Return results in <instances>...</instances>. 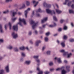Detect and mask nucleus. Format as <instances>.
Instances as JSON below:
<instances>
[{
    "label": "nucleus",
    "mask_w": 74,
    "mask_h": 74,
    "mask_svg": "<svg viewBox=\"0 0 74 74\" xmlns=\"http://www.w3.org/2000/svg\"><path fill=\"white\" fill-rule=\"evenodd\" d=\"M38 71H39V72L38 73V74H42L43 72L42 71H40V68L38 67L37 68Z\"/></svg>",
    "instance_id": "nucleus-9"
},
{
    "label": "nucleus",
    "mask_w": 74,
    "mask_h": 74,
    "mask_svg": "<svg viewBox=\"0 0 74 74\" xmlns=\"http://www.w3.org/2000/svg\"><path fill=\"white\" fill-rule=\"evenodd\" d=\"M34 33L36 34H38V32L37 31V30H35Z\"/></svg>",
    "instance_id": "nucleus-56"
},
{
    "label": "nucleus",
    "mask_w": 74,
    "mask_h": 74,
    "mask_svg": "<svg viewBox=\"0 0 74 74\" xmlns=\"http://www.w3.org/2000/svg\"><path fill=\"white\" fill-rule=\"evenodd\" d=\"M68 1H69V0H66L65 2L64 3V5L66 4V3H67L68 2Z\"/></svg>",
    "instance_id": "nucleus-50"
},
{
    "label": "nucleus",
    "mask_w": 74,
    "mask_h": 74,
    "mask_svg": "<svg viewBox=\"0 0 74 74\" xmlns=\"http://www.w3.org/2000/svg\"><path fill=\"white\" fill-rule=\"evenodd\" d=\"M64 30H66L67 29V27L64 26L63 28Z\"/></svg>",
    "instance_id": "nucleus-32"
},
{
    "label": "nucleus",
    "mask_w": 74,
    "mask_h": 74,
    "mask_svg": "<svg viewBox=\"0 0 74 74\" xmlns=\"http://www.w3.org/2000/svg\"><path fill=\"white\" fill-rule=\"evenodd\" d=\"M9 25H10V29L11 30V24L10 23H9Z\"/></svg>",
    "instance_id": "nucleus-51"
},
{
    "label": "nucleus",
    "mask_w": 74,
    "mask_h": 74,
    "mask_svg": "<svg viewBox=\"0 0 74 74\" xmlns=\"http://www.w3.org/2000/svg\"><path fill=\"white\" fill-rule=\"evenodd\" d=\"M14 51H15V52H16L19 51V50H18V48L17 47H14Z\"/></svg>",
    "instance_id": "nucleus-14"
},
{
    "label": "nucleus",
    "mask_w": 74,
    "mask_h": 74,
    "mask_svg": "<svg viewBox=\"0 0 74 74\" xmlns=\"http://www.w3.org/2000/svg\"><path fill=\"white\" fill-rule=\"evenodd\" d=\"M46 11L48 14H51V15H55V14L54 10L51 11V10L49 9H47Z\"/></svg>",
    "instance_id": "nucleus-3"
},
{
    "label": "nucleus",
    "mask_w": 74,
    "mask_h": 74,
    "mask_svg": "<svg viewBox=\"0 0 74 74\" xmlns=\"http://www.w3.org/2000/svg\"><path fill=\"white\" fill-rule=\"evenodd\" d=\"M25 63L26 64H27V65H29V64H30V61H27L25 62Z\"/></svg>",
    "instance_id": "nucleus-17"
},
{
    "label": "nucleus",
    "mask_w": 74,
    "mask_h": 74,
    "mask_svg": "<svg viewBox=\"0 0 74 74\" xmlns=\"http://www.w3.org/2000/svg\"><path fill=\"white\" fill-rule=\"evenodd\" d=\"M54 25H49V27H54V26H56V24L55 23H54Z\"/></svg>",
    "instance_id": "nucleus-16"
},
{
    "label": "nucleus",
    "mask_w": 74,
    "mask_h": 74,
    "mask_svg": "<svg viewBox=\"0 0 74 74\" xmlns=\"http://www.w3.org/2000/svg\"><path fill=\"white\" fill-rule=\"evenodd\" d=\"M70 68V66H66V69H67V70H68Z\"/></svg>",
    "instance_id": "nucleus-55"
},
{
    "label": "nucleus",
    "mask_w": 74,
    "mask_h": 74,
    "mask_svg": "<svg viewBox=\"0 0 74 74\" xmlns=\"http://www.w3.org/2000/svg\"><path fill=\"white\" fill-rule=\"evenodd\" d=\"M54 70V69L52 68V69H50V71H53Z\"/></svg>",
    "instance_id": "nucleus-54"
},
{
    "label": "nucleus",
    "mask_w": 74,
    "mask_h": 74,
    "mask_svg": "<svg viewBox=\"0 0 74 74\" xmlns=\"http://www.w3.org/2000/svg\"><path fill=\"white\" fill-rule=\"evenodd\" d=\"M8 12H9V10H8L5 11L3 12V13L4 14H8Z\"/></svg>",
    "instance_id": "nucleus-21"
},
{
    "label": "nucleus",
    "mask_w": 74,
    "mask_h": 74,
    "mask_svg": "<svg viewBox=\"0 0 74 74\" xmlns=\"http://www.w3.org/2000/svg\"><path fill=\"white\" fill-rule=\"evenodd\" d=\"M49 34H50L49 32H47L46 34V36H49Z\"/></svg>",
    "instance_id": "nucleus-58"
},
{
    "label": "nucleus",
    "mask_w": 74,
    "mask_h": 74,
    "mask_svg": "<svg viewBox=\"0 0 74 74\" xmlns=\"http://www.w3.org/2000/svg\"><path fill=\"white\" fill-rule=\"evenodd\" d=\"M71 4V2H69L68 3V6H70Z\"/></svg>",
    "instance_id": "nucleus-46"
},
{
    "label": "nucleus",
    "mask_w": 74,
    "mask_h": 74,
    "mask_svg": "<svg viewBox=\"0 0 74 74\" xmlns=\"http://www.w3.org/2000/svg\"><path fill=\"white\" fill-rule=\"evenodd\" d=\"M17 14V13L16 12H13L12 13V15L13 16H14L15 15Z\"/></svg>",
    "instance_id": "nucleus-26"
},
{
    "label": "nucleus",
    "mask_w": 74,
    "mask_h": 74,
    "mask_svg": "<svg viewBox=\"0 0 74 74\" xmlns=\"http://www.w3.org/2000/svg\"><path fill=\"white\" fill-rule=\"evenodd\" d=\"M0 32L1 33H4V31H3V27L2 25L0 24Z\"/></svg>",
    "instance_id": "nucleus-7"
},
{
    "label": "nucleus",
    "mask_w": 74,
    "mask_h": 74,
    "mask_svg": "<svg viewBox=\"0 0 74 74\" xmlns=\"http://www.w3.org/2000/svg\"><path fill=\"white\" fill-rule=\"evenodd\" d=\"M62 70V68H58L56 69V71H59V70Z\"/></svg>",
    "instance_id": "nucleus-33"
},
{
    "label": "nucleus",
    "mask_w": 74,
    "mask_h": 74,
    "mask_svg": "<svg viewBox=\"0 0 74 74\" xmlns=\"http://www.w3.org/2000/svg\"><path fill=\"white\" fill-rule=\"evenodd\" d=\"M19 49L20 50H25V47H20Z\"/></svg>",
    "instance_id": "nucleus-19"
},
{
    "label": "nucleus",
    "mask_w": 74,
    "mask_h": 74,
    "mask_svg": "<svg viewBox=\"0 0 74 74\" xmlns=\"http://www.w3.org/2000/svg\"><path fill=\"white\" fill-rule=\"evenodd\" d=\"M58 62L59 63H62V61H61L60 58H59L58 59Z\"/></svg>",
    "instance_id": "nucleus-22"
},
{
    "label": "nucleus",
    "mask_w": 74,
    "mask_h": 74,
    "mask_svg": "<svg viewBox=\"0 0 74 74\" xmlns=\"http://www.w3.org/2000/svg\"><path fill=\"white\" fill-rule=\"evenodd\" d=\"M36 60L37 63H40V60L38 59H36Z\"/></svg>",
    "instance_id": "nucleus-34"
},
{
    "label": "nucleus",
    "mask_w": 74,
    "mask_h": 74,
    "mask_svg": "<svg viewBox=\"0 0 74 74\" xmlns=\"http://www.w3.org/2000/svg\"><path fill=\"white\" fill-rule=\"evenodd\" d=\"M21 55L22 56H23V57H25V53H24L22 52L21 53Z\"/></svg>",
    "instance_id": "nucleus-35"
},
{
    "label": "nucleus",
    "mask_w": 74,
    "mask_h": 74,
    "mask_svg": "<svg viewBox=\"0 0 74 74\" xmlns=\"http://www.w3.org/2000/svg\"><path fill=\"white\" fill-rule=\"evenodd\" d=\"M30 8H29L24 11V15L25 18H26L27 17L28 12H29V11H30Z\"/></svg>",
    "instance_id": "nucleus-4"
},
{
    "label": "nucleus",
    "mask_w": 74,
    "mask_h": 74,
    "mask_svg": "<svg viewBox=\"0 0 74 74\" xmlns=\"http://www.w3.org/2000/svg\"><path fill=\"white\" fill-rule=\"evenodd\" d=\"M61 45H62L63 47H65V44L64 42H62L61 43Z\"/></svg>",
    "instance_id": "nucleus-31"
},
{
    "label": "nucleus",
    "mask_w": 74,
    "mask_h": 74,
    "mask_svg": "<svg viewBox=\"0 0 74 74\" xmlns=\"http://www.w3.org/2000/svg\"><path fill=\"white\" fill-rule=\"evenodd\" d=\"M36 16H37V17H39V16H40V14L38 13H37V12L36 13Z\"/></svg>",
    "instance_id": "nucleus-30"
},
{
    "label": "nucleus",
    "mask_w": 74,
    "mask_h": 74,
    "mask_svg": "<svg viewBox=\"0 0 74 74\" xmlns=\"http://www.w3.org/2000/svg\"><path fill=\"white\" fill-rule=\"evenodd\" d=\"M18 15H21L22 14V12H18Z\"/></svg>",
    "instance_id": "nucleus-45"
},
{
    "label": "nucleus",
    "mask_w": 74,
    "mask_h": 74,
    "mask_svg": "<svg viewBox=\"0 0 74 74\" xmlns=\"http://www.w3.org/2000/svg\"><path fill=\"white\" fill-rule=\"evenodd\" d=\"M63 38L64 40H66L67 38V36L66 35H64L63 36Z\"/></svg>",
    "instance_id": "nucleus-29"
},
{
    "label": "nucleus",
    "mask_w": 74,
    "mask_h": 74,
    "mask_svg": "<svg viewBox=\"0 0 74 74\" xmlns=\"http://www.w3.org/2000/svg\"><path fill=\"white\" fill-rule=\"evenodd\" d=\"M12 0H5V2L6 3H8V2H10V1H11Z\"/></svg>",
    "instance_id": "nucleus-40"
},
{
    "label": "nucleus",
    "mask_w": 74,
    "mask_h": 74,
    "mask_svg": "<svg viewBox=\"0 0 74 74\" xmlns=\"http://www.w3.org/2000/svg\"><path fill=\"white\" fill-rule=\"evenodd\" d=\"M46 26V25H42V27L43 28H45V27Z\"/></svg>",
    "instance_id": "nucleus-60"
},
{
    "label": "nucleus",
    "mask_w": 74,
    "mask_h": 74,
    "mask_svg": "<svg viewBox=\"0 0 74 74\" xmlns=\"http://www.w3.org/2000/svg\"><path fill=\"white\" fill-rule=\"evenodd\" d=\"M43 5L44 6L46 7V6H47V3H46V2H45L43 3Z\"/></svg>",
    "instance_id": "nucleus-25"
},
{
    "label": "nucleus",
    "mask_w": 74,
    "mask_h": 74,
    "mask_svg": "<svg viewBox=\"0 0 74 74\" xmlns=\"http://www.w3.org/2000/svg\"><path fill=\"white\" fill-rule=\"evenodd\" d=\"M17 19V18H14L12 19V22H15V21Z\"/></svg>",
    "instance_id": "nucleus-36"
},
{
    "label": "nucleus",
    "mask_w": 74,
    "mask_h": 74,
    "mask_svg": "<svg viewBox=\"0 0 74 74\" xmlns=\"http://www.w3.org/2000/svg\"><path fill=\"white\" fill-rule=\"evenodd\" d=\"M38 22H37V23H34V21H31V25H32V27L33 29H34L36 27V26L38 25Z\"/></svg>",
    "instance_id": "nucleus-2"
},
{
    "label": "nucleus",
    "mask_w": 74,
    "mask_h": 74,
    "mask_svg": "<svg viewBox=\"0 0 74 74\" xmlns=\"http://www.w3.org/2000/svg\"><path fill=\"white\" fill-rule=\"evenodd\" d=\"M64 22V20L61 19L60 21V22L61 23H63Z\"/></svg>",
    "instance_id": "nucleus-42"
},
{
    "label": "nucleus",
    "mask_w": 74,
    "mask_h": 74,
    "mask_svg": "<svg viewBox=\"0 0 74 74\" xmlns=\"http://www.w3.org/2000/svg\"><path fill=\"white\" fill-rule=\"evenodd\" d=\"M62 28H60L59 29H58V31H59V32H60L61 31H62Z\"/></svg>",
    "instance_id": "nucleus-63"
},
{
    "label": "nucleus",
    "mask_w": 74,
    "mask_h": 74,
    "mask_svg": "<svg viewBox=\"0 0 74 74\" xmlns=\"http://www.w3.org/2000/svg\"><path fill=\"white\" fill-rule=\"evenodd\" d=\"M46 48V47L45 46H44L42 48V51H43L44 50V49H45Z\"/></svg>",
    "instance_id": "nucleus-49"
},
{
    "label": "nucleus",
    "mask_w": 74,
    "mask_h": 74,
    "mask_svg": "<svg viewBox=\"0 0 74 74\" xmlns=\"http://www.w3.org/2000/svg\"><path fill=\"white\" fill-rule=\"evenodd\" d=\"M5 69L7 73H8V72H9V66H6L5 67Z\"/></svg>",
    "instance_id": "nucleus-12"
},
{
    "label": "nucleus",
    "mask_w": 74,
    "mask_h": 74,
    "mask_svg": "<svg viewBox=\"0 0 74 74\" xmlns=\"http://www.w3.org/2000/svg\"><path fill=\"white\" fill-rule=\"evenodd\" d=\"M71 7L72 8H74V5L73 4L71 6Z\"/></svg>",
    "instance_id": "nucleus-57"
},
{
    "label": "nucleus",
    "mask_w": 74,
    "mask_h": 74,
    "mask_svg": "<svg viewBox=\"0 0 74 74\" xmlns=\"http://www.w3.org/2000/svg\"><path fill=\"white\" fill-rule=\"evenodd\" d=\"M60 52H62V53H64L65 52V51H64V50H62L60 51Z\"/></svg>",
    "instance_id": "nucleus-39"
},
{
    "label": "nucleus",
    "mask_w": 74,
    "mask_h": 74,
    "mask_svg": "<svg viewBox=\"0 0 74 74\" xmlns=\"http://www.w3.org/2000/svg\"><path fill=\"white\" fill-rule=\"evenodd\" d=\"M47 8H50L51 6V5H49V4H47Z\"/></svg>",
    "instance_id": "nucleus-53"
},
{
    "label": "nucleus",
    "mask_w": 74,
    "mask_h": 74,
    "mask_svg": "<svg viewBox=\"0 0 74 74\" xmlns=\"http://www.w3.org/2000/svg\"><path fill=\"white\" fill-rule=\"evenodd\" d=\"M49 72L48 71H46L45 72V74H49Z\"/></svg>",
    "instance_id": "nucleus-47"
},
{
    "label": "nucleus",
    "mask_w": 74,
    "mask_h": 74,
    "mask_svg": "<svg viewBox=\"0 0 74 74\" xmlns=\"http://www.w3.org/2000/svg\"><path fill=\"white\" fill-rule=\"evenodd\" d=\"M37 12H41V9L39 8L36 11V13H37Z\"/></svg>",
    "instance_id": "nucleus-37"
},
{
    "label": "nucleus",
    "mask_w": 74,
    "mask_h": 74,
    "mask_svg": "<svg viewBox=\"0 0 74 74\" xmlns=\"http://www.w3.org/2000/svg\"><path fill=\"white\" fill-rule=\"evenodd\" d=\"M13 29L15 31H18V24H17L16 25H14L13 27Z\"/></svg>",
    "instance_id": "nucleus-6"
},
{
    "label": "nucleus",
    "mask_w": 74,
    "mask_h": 74,
    "mask_svg": "<svg viewBox=\"0 0 74 74\" xmlns=\"http://www.w3.org/2000/svg\"><path fill=\"white\" fill-rule=\"evenodd\" d=\"M26 5H27V6H29V5H30V2L29 1H26Z\"/></svg>",
    "instance_id": "nucleus-23"
},
{
    "label": "nucleus",
    "mask_w": 74,
    "mask_h": 74,
    "mask_svg": "<svg viewBox=\"0 0 74 74\" xmlns=\"http://www.w3.org/2000/svg\"><path fill=\"white\" fill-rule=\"evenodd\" d=\"M31 35H32V32H29V35L31 36Z\"/></svg>",
    "instance_id": "nucleus-62"
},
{
    "label": "nucleus",
    "mask_w": 74,
    "mask_h": 74,
    "mask_svg": "<svg viewBox=\"0 0 74 74\" xmlns=\"http://www.w3.org/2000/svg\"><path fill=\"white\" fill-rule=\"evenodd\" d=\"M12 35L14 38L15 39V38H18V35L17 34L15 33L14 32L12 33Z\"/></svg>",
    "instance_id": "nucleus-5"
},
{
    "label": "nucleus",
    "mask_w": 74,
    "mask_h": 74,
    "mask_svg": "<svg viewBox=\"0 0 74 74\" xmlns=\"http://www.w3.org/2000/svg\"><path fill=\"white\" fill-rule=\"evenodd\" d=\"M47 55H50V53H51V51H48L47 52Z\"/></svg>",
    "instance_id": "nucleus-44"
},
{
    "label": "nucleus",
    "mask_w": 74,
    "mask_h": 74,
    "mask_svg": "<svg viewBox=\"0 0 74 74\" xmlns=\"http://www.w3.org/2000/svg\"><path fill=\"white\" fill-rule=\"evenodd\" d=\"M74 11L70 9L69 10V12L70 14H73Z\"/></svg>",
    "instance_id": "nucleus-18"
},
{
    "label": "nucleus",
    "mask_w": 74,
    "mask_h": 74,
    "mask_svg": "<svg viewBox=\"0 0 74 74\" xmlns=\"http://www.w3.org/2000/svg\"><path fill=\"white\" fill-rule=\"evenodd\" d=\"M47 19H48V18L47 17L44 18L43 20L41 21L42 23H44L45 22H46V21H47Z\"/></svg>",
    "instance_id": "nucleus-8"
},
{
    "label": "nucleus",
    "mask_w": 74,
    "mask_h": 74,
    "mask_svg": "<svg viewBox=\"0 0 74 74\" xmlns=\"http://www.w3.org/2000/svg\"><path fill=\"white\" fill-rule=\"evenodd\" d=\"M38 57H39V56H34V58H35V59H38Z\"/></svg>",
    "instance_id": "nucleus-43"
},
{
    "label": "nucleus",
    "mask_w": 74,
    "mask_h": 74,
    "mask_svg": "<svg viewBox=\"0 0 74 74\" xmlns=\"http://www.w3.org/2000/svg\"><path fill=\"white\" fill-rule=\"evenodd\" d=\"M25 49H26L27 51H29V48L27 47H25Z\"/></svg>",
    "instance_id": "nucleus-61"
},
{
    "label": "nucleus",
    "mask_w": 74,
    "mask_h": 74,
    "mask_svg": "<svg viewBox=\"0 0 74 74\" xmlns=\"http://www.w3.org/2000/svg\"><path fill=\"white\" fill-rule=\"evenodd\" d=\"M68 54V52H64V53H63V56H66Z\"/></svg>",
    "instance_id": "nucleus-27"
},
{
    "label": "nucleus",
    "mask_w": 74,
    "mask_h": 74,
    "mask_svg": "<svg viewBox=\"0 0 74 74\" xmlns=\"http://www.w3.org/2000/svg\"><path fill=\"white\" fill-rule=\"evenodd\" d=\"M71 55H72V54H71V53H70L69 54H68V56H67L68 58H70V57L71 56Z\"/></svg>",
    "instance_id": "nucleus-24"
},
{
    "label": "nucleus",
    "mask_w": 74,
    "mask_h": 74,
    "mask_svg": "<svg viewBox=\"0 0 74 74\" xmlns=\"http://www.w3.org/2000/svg\"><path fill=\"white\" fill-rule=\"evenodd\" d=\"M19 22L18 23V24H19L21 26H22V22L24 25H27V23H26L25 19H21V18H19Z\"/></svg>",
    "instance_id": "nucleus-1"
},
{
    "label": "nucleus",
    "mask_w": 74,
    "mask_h": 74,
    "mask_svg": "<svg viewBox=\"0 0 74 74\" xmlns=\"http://www.w3.org/2000/svg\"><path fill=\"white\" fill-rule=\"evenodd\" d=\"M4 71L3 70H1L0 71V74H3L4 73Z\"/></svg>",
    "instance_id": "nucleus-41"
},
{
    "label": "nucleus",
    "mask_w": 74,
    "mask_h": 74,
    "mask_svg": "<svg viewBox=\"0 0 74 74\" xmlns=\"http://www.w3.org/2000/svg\"><path fill=\"white\" fill-rule=\"evenodd\" d=\"M26 8V6H25V4H23L22 6V7L19 8V10H22L23 8Z\"/></svg>",
    "instance_id": "nucleus-10"
},
{
    "label": "nucleus",
    "mask_w": 74,
    "mask_h": 74,
    "mask_svg": "<svg viewBox=\"0 0 74 74\" xmlns=\"http://www.w3.org/2000/svg\"><path fill=\"white\" fill-rule=\"evenodd\" d=\"M67 73V71L64 70H63L62 71L61 74H66Z\"/></svg>",
    "instance_id": "nucleus-15"
},
{
    "label": "nucleus",
    "mask_w": 74,
    "mask_h": 74,
    "mask_svg": "<svg viewBox=\"0 0 74 74\" xmlns=\"http://www.w3.org/2000/svg\"><path fill=\"white\" fill-rule=\"evenodd\" d=\"M53 19L54 21H57V19L56 18V16H53Z\"/></svg>",
    "instance_id": "nucleus-38"
},
{
    "label": "nucleus",
    "mask_w": 74,
    "mask_h": 74,
    "mask_svg": "<svg viewBox=\"0 0 74 74\" xmlns=\"http://www.w3.org/2000/svg\"><path fill=\"white\" fill-rule=\"evenodd\" d=\"M8 48L9 49H12L13 47L11 45H10L8 47Z\"/></svg>",
    "instance_id": "nucleus-20"
},
{
    "label": "nucleus",
    "mask_w": 74,
    "mask_h": 74,
    "mask_svg": "<svg viewBox=\"0 0 74 74\" xmlns=\"http://www.w3.org/2000/svg\"><path fill=\"white\" fill-rule=\"evenodd\" d=\"M45 41H48V38L46 37L45 38Z\"/></svg>",
    "instance_id": "nucleus-48"
},
{
    "label": "nucleus",
    "mask_w": 74,
    "mask_h": 74,
    "mask_svg": "<svg viewBox=\"0 0 74 74\" xmlns=\"http://www.w3.org/2000/svg\"><path fill=\"white\" fill-rule=\"evenodd\" d=\"M7 25H5V30H7Z\"/></svg>",
    "instance_id": "nucleus-59"
},
{
    "label": "nucleus",
    "mask_w": 74,
    "mask_h": 74,
    "mask_svg": "<svg viewBox=\"0 0 74 74\" xmlns=\"http://www.w3.org/2000/svg\"><path fill=\"white\" fill-rule=\"evenodd\" d=\"M49 64L50 66H53V63L52 62H50V63H49Z\"/></svg>",
    "instance_id": "nucleus-52"
},
{
    "label": "nucleus",
    "mask_w": 74,
    "mask_h": 74,
    "mask_svg": "<svg viewBox=\"0 0 74 74\" xmlns=\"http://www.w3.org/2000/svg\"><path fill=\"white\" fill-rule=\"evenodd\" d=\"M33 2V4H34V3H36V1H35L34 0L32 1Z\"/></svg>",
    "instance_id": "nucleus-64"
},
{
    "label": "nucleus",
    "mask_w": 74,
    "mask_h": 74,
    "mask_svg": "<svg viewBox=\"0 0 74 74\" xmlns=\"http://www.w3.org/2000/svg\"><path fill=\"white\" fill-rule=\"evenodd\" d=\"M56 12H57L58 14H60V13L62 12V11H61L58 9H56Z\"/></svg>",
    "instance_id": "nucleus-13"
},
{
    "label": "nucleus",
    "mask_w": 74,
    "mask_h": 74,
    "mask_svg": "<svg viewBox=\"0 0 74 74\" xmlns=\"http://www.w3.org/2000/svg\"><path fill=\"white\" fill-rule=\"evenodd\" d=\"M41 42V41L40 40H37L35 43V45L36 46H38L39 44Z\"/></svg>",
    "instance_id": "nucleus-11"
},
{
    "label": "nucleus",
    "mask_w": 74,
    "mask_h": 74,
    "mask_svg": "<svg viewBox=\"0 0 74 74\" xmlns=\"http://www.w3.org/2000/svg\"><path fill=\"white\" fill-rule=\"evenodd\" d=\"M69 41L71 42H74V39H69Z\"/></svg>",
    "instance_id": "nucleus-28"
}]
</instances>
